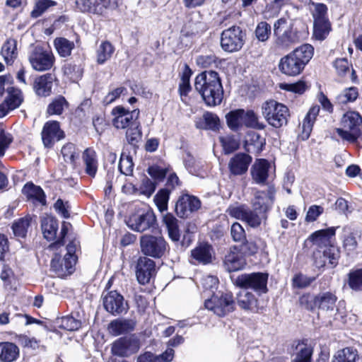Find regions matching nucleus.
<instances>
[{"label": "nucleus", "instance_id": "7ed1b4c3", "mask_svg": "<svg viewBox=\"0 0 362 362\" xmlns=\"http://www.w3.org/2000/svg\"><path fill=\"white\" fill-rule=\"evenodd\" d=\"M262 112L269 124L275 128H280L287 124L289 110L282 103L274 100H267L262 104Z\"/></svg>", "mask_w": 362, "mask_h": 362}, {"label": "nucleus", "instance_id": "0eeeda50", "mask_svg": "<svg viewBox=\"0 0 362 362\" xmlns=\"http://www.w3.org/2000/svg\"><path fill=\"white\" fill-rule=\"evenodd\" d=\"M206 309L218 316L222 317L233 311L235 302L230 293H216L205 300Z\"/></svg>", "mask_w": 362, "mask_h": 362}, {"label": "nucleus", "instance_id": "de8ad7c7", "mask_svg": "<svg viewBox=\"0 0 362 362\" xmlns=\"http://www.w3.org/2000/svg\"><path fill=\"white\" fill-rule=\"evenodd\" d=\"M243 110L231 111L226 116L227 124L231 129H237L243 126Z\"/></svg>", "mask_w": 362, "mask_h": 362}, {"label": "nucleus", "instance_id": "dca6fc26", "mask_svg": "<svg viewBox=\"0 0 362 362\" xmlns=\"http://www.w3.org/2000/svg\"><path fill=\"white\" fill-rule=\"evenodd\" d=\"M196 90H220L222 89L220 78L216 71H204L197 76L194 82Z\"/></svg>", "mask_w": 362, "mask_h": 362}, {"label": "nucleus", "instance_id": "5fc2aeb1", "mask_svg": "<svg viewBox=\"0 0 362 362\" xmlns=\"http://www.w3.org/2000/svg\"><path fill=\"white\" fill-rule=\"evenodd\" d=\"M55 5L56 2L52 0H36L34 8L31 12V16L33 18H38L47 8Z\"/></svg>", "mask_w": 362, "mask_h": 362}, {"label": "nucleus", "instance_id": "9b49d317", "mask_svg": "<svg viewBox=\"0 0 362 362\" xmlns=\"http://www.w3.org/2000/svg\"><path fill=\"white\" fill-rule=\"evenodd\" d=\"M54 256L52 259L50 263L51 271H52L57 276L64 278L74 272V266L76 262V257L67 258L66 256L62 255L61 253L54 251Z\"/></svg>", "mask_w": 362, "mask_h": 362}, {"label": "nucleus", "instance_id": "c85d7f7f", "mask_svg": "<svg viewBox=\"0 0 362 362\" xmlns=\"http://www.w3.org/2000/svg\"><path fill=\"white\" fill-rule=\"evenodd\" d=\"M337 297L329 292L320 293L317 296L318 308L329 316H332L337 310Z\"/></svg>", "mask_w": 362, "mask_h": 362}, {"label": "nucleus", "instance_id": "2eb2a0df", "mask_svg": "<svg viewBox=\"0 0 362 362\" xmlns=\"http://www.w3.org/2000/svg\"><path fill=\"white\" fill-rule=\"evenodd\" d=\"M103 303L104 308L114 315L126 312L128 308L123 296L116 291L107 292L106 294L103 293Z\"/></svg>", "mask_w": 362, "mask_h": 362}, {"label": "nucleus", "instance_id": "393cba45", "mask_svg": "<svg viewBox=\"0 0 362 362\" xmlns=\"http://www.w3.org/2000/svg\"><path fill=\"white\" fill-rule=\"evenodd\" d=\"M252 161V157L246 153H238L235 155L228 163L231 174L240 175L245 173Z\"/></svg>", "mask_w": 362, "mask_h": 362}, {"label": "nucleus", "instance_id": "c9c22d12", "mask_svg": "<svg viewBox=\"0 0 362 362\" xmlns=\"http://www.w3.org/2000/svg\"><path fill=\"white\" fill-rule=\"evenodd\" d=\"M22 192L28 199L37 202L42 205L46 204L45 193L39 186H36L33 183H27L23 187Z\"/></svg>", "mask_w": 362, "mask_h": 362}, {"label": "nucleus", "instance_id": "13d9d810", "mask_svg": "<svg viewBox=\"0 0 362 362\" xmlns=\"http://www.w3.org/2000/svg\"><path fill=\"white\" fill-rule=\"evenodd\" d=\"M169 193L165 189L160 190L154 197V202L158 210L163 212L168 209Z\"/></svg>", "mask_w": 362, "mask_h": 362}, {"label": "nucleus", "instance_id": "cd10ccee", "mask_svg": "<svg viewBox=\"0 0 362 362\" xmlns=\"http://www.w3.org/2000/svg\"><path fill=\"white\" fill-rule=\"evenodd\" d=\"M23 102L21 92H8L4 102L0 104V118L7 115L10 111L18 107Z\"/></svg>", "mask_w": 362, "mask_h": 362}, {"label": "nucleus", "instance_id": "6e6552de", "mask_svg": "<svg viewBox=\"0 0 362 362\" xmlns=\"http://www.w3.org/2000/svg\"><path fill=\"white\" fill-rule=\"evenodd\" d=\"M28 60L33 69L37 71H45L52 68L55 62V57L52 50L37 46L30 52Z\"/></svg>", "mask_w": 362, "mask_h": 362}, {"label": "nucleus", "instance_id": "4be33fe9", "mask_svg": "<svg viewBox=\"0 0 362 362\" xmlns=\"http://www.w3.org/2000/svg\"><path fill=\"white\" fill-rule=\"evenodd\" d=\"M313 349L302 341H294L291 346V362H312Z\"/></svg>", "mask_w": 362, "mask_h": 362}, {"label": "nucleus", "instance_id": "58836bf2", "mask_svg": "<svg viewBox=\"0 0 362 362\" xmlns=\"http://www.w3.org/2000/svg\"><path fill=\"white\" fill-rule=\"evenodd\" d=\"M114 52L115 47L110 42H102L96 50L97 62L103 64L112 57Z\"/></svg>", "mask_w": 362, "mask_h": 362}, {"label": "nucleus", "instance_id": "a878e982", "mask_svg": "<svg viewBox=\"0 0 362 362\" xmlns=\"http://www.w3.org/2000/svg\"><path fill=\"white\" fill-rule=\"evenodd\" d=\"M136 324L134 319L119 318L112 320L107 329L110 334L116 337L133 331Z\"/></svg>", "mask_w": 362, "mask_h": 362}, {"label": "nucleus", "instance_id": "4d7b16f0", "mask_svg": "<svg viewBox=\"0 0 362 362\" xmlns=\"http://www.w3.org/2000/svg\"><path fill=\"white\" fill-rule=\"evenodd\" d=\"M142 134L139 125L129 126L126 132V139L131 145H136L141 139Z\"/></svg>", "mask_w": 362, "mask_h": 362}, {"label": "nucleus", "instance_id": "f257e3e1", "mask_svg": "<svg viewBox=\"0 0 362 362\" xmlns=\"http://www.w3.org/2000/svg\"><path fill=\"white\" fill-rule=\"evenodd\" d=\"M314 48L309 44L303 45L282 57L279 67L280 71L288 76L298 75L312 59Z\"/></svg>", "mask_w": 362, "mask_h": 362}, {"label": "nucleus", "instance_id": "5701e85b", "mask_svg": "<svg viewBox=\"0 0 362 362\" xmlns=\"http://www.w3.org/2000/svg\"><path fill=\"white\" fill-rule=\"evenodd\" d=\"M191 262L208 264L212 262L213 248L209 244H200L191 251Z\"/></svg>", "mask_w": 362, "mask_h": 362}, {"label": "nucleus", "instance_id": "603ef678", "mask_svg": "<svg viewBox=\"0 0 362 362\" xmlns=\"http://www.w3.org/2000/svg\"><path fill=\"white\" fill-rule=\"evenodd\" d=\"M19 343L25 348L31 349L34 351H45L46 347L40 344V341L35 337H29L26 335H21L18 337Z\"/></svg>", "mask_w": 362, "mask_h": 362}, {"label": "nucleus", "instance_id": "7c9ffc66", "mask_svg": "<svg viewBox=\"0 0 362 362\" xmlns=\"http://www.w3.org/2000/svg\"><path fill=\"white\" fill-rule=\"evenodd\" d=\"M41 228L45 238L47 240L55 239L58 229L57 219L50 216H44L41 220Z\"/></svg>", "mask_w": 362, "mask_h": 362}, {"label": "nucleus", "instance_id": "ea45409f", "mask_svg": "<svg viewBox=\"0 0 362 362\" xmlns=\"http://www.w3.org/2000/svg\"><path fill=\"white\" fill-rule=\"evenodd\" d=\"M358 351L352 347H346L338 350L333 356L332 362H355Z\"/></svg>", "mask_w": 362, "mask_h": 362}, {"label": "nucleus", "instance_id": "6e6d98bb", "mask_svg": "<svg viewBox=\"0 0 362 362\" xmlns=\"http://www.w3.org/2000/svg\"><path fill=\"white\" fill-rule=\"evenodd\" d=\"M119 169L121 173L131 175L134 169V163L130 156L122 153L119 163Z\"/></svg>", "mask_w": 362, "mask_h": 362}, {"label": "nucleus", "instance_id": "4c0bfd02", "mask_svg": "<svg viewBox=\"0 0 362 362\" xmlns=\"http://www.w3.org/2000/svg\"><path fill=\"white\" fill-rule=\"evenodd\" d=\"M1 55L7 64H11L18 56L17 42L14 39L7 40L3 45Z\"/></svg>", "mask_w": 362, "mask_h": 362}, {"label": "nucleus", "instance_id": "aec40b11", "mask_svg": "<svg viewBox=\"0 0 362 362\" xmlns=\"http://www.w3.org/2000/svg\"><path fill=\"white\" fill-rule=\"evenodd\" d=\"M41 135L44 145L47 148L52 147L56 141L64 137V132L60 129L59 124L56 121L46 122Z\"/></svg>", "mask_w": 362, "mask_h": 362}, {"label": "nucleus", "instance_id": "f03ea898", "mask_svg": "<svg viewBox=\"0 0 362 362\" xmlns=\"http://www.w3.org/2000/svg\"><path fill=\"white\" fill-rule=\"evenodd\" d=\"M361 124L360 114L356 111H348L341 119V128H337L335 131L343 141L355 143L360 136Z\"/></svg>", "mask_w": 362, "mask_h": 362}, {"label": "nucleus", "instance_id": "c756f323", "mask_svg": "<svg viewBox=\"0 0 362 362\" xmlns=\"http://www.w3.org/2000/svg\"><path fill=\"white\" fill-rule=\"evenodd\" d=\"M269 166V163L266 160H257L251 168L252 180L257 184H264L268 177Z\"/></svg>", "mask_w": 362, "mask_h": 362}, {"label": "nucleus", "instance_id": "a211bd4d", "mask_svg": "<svg viewBox=\"0 0 362 362\" xmlns=\"http://www.w3.org/2000/svg\"><path fill=\"white\" fill-rule=\"evenodd\" d=\"M155 223L156 216L151 211L141 214L132 215L127 221V225L130 228L139 233L153 228Z\"/></svg>", "mask_w": 362, "mask_h": 362}, {"label": "nucleus", "instance_id": "9d476101", "mask_svg": "<svg viewBox=\"0 0 362 362\" xmlns=\"http://www.w3.org/2000/svg\"><path fill=\"white\" fill-rule=\"evenodd\" d=\"M267 274L252 273L238 276L235 282L240 288H251L257 292L264 293L267 291Z\"/></svg>", "mask_w": 362, "mask_h": 362}, {"label": "nucleus", "instance_id": "680f3d73", "mask_svg": "<svg viewBox=\"0 0 362 362\" xmlns=\"http://www.w3.org/2000/svg\"><path fill=\"white\" fill-rule=\"evenodd\" d=\"M243 126H246L248 127H257L259 129H262L264 127L263 125L259 124L257 117L253 111L250 110L245 112L243 110Z\"/></svg>", "mask_w": 362, "mask_h": 362}, {"label": "nucleus", "instance_id": "69168bd1", "mask_svg": "<svg viewBox=\"0 0 362 362\" xmlns=\"http://www.w3.org/2000/svg\"><path fill=\"white\" fill-rule=\"evenodd\" d=\"M315 279V277H308L303 274H297L293 278V285L299 288H305L310 286Z\"/></svg>", "mask_w": 362, "mask_h": 362}, {"label": "nucleus", "instance_id": "39448f33", "mask_svg": "<svg viewBox=\"0 0 362 362\" xmlns=\"http://www.w3.org/2000/svg\"><path fill=\"white\" fill-rule=\"evenodd\" d=\"M119 0H76V8L83 13L106 16L107 11L117 7Z\"/></svg>", "mask_w": 362, "mask_h": 362}, {"label": "nucleus", "instance_id": "49530a36", "mask_svg": "<svg viewBox=\"0 0 362 362\" xmlns=\"http://www.w3.org/2000/svg\"><path fill=\"white\" fill-rule=\"evenodd\" d=\"M223 150L226 154H230L236 151L240 146V142L233 135H226L219 137Z\"/></svg>", "mask_w": 362, "mask_h": 362}, {"label": "nucleus", "instance_id": "79ce46f5", "mask_svg": "<svg viewBox=\"0 0 362 362\" xmlns=\"http://www.w3.org/2000/svg\"><path fill=\"white\" fill-rule=\"evenodd\" d=\"M56 78L51 74H44L35 78L34 88L36 90H51L55 84Z\"/></svg>", "mask_w": 362, "mask_h": 362}, {"label": "nucleus", "instance_id": "338daca9", "mask_svg": "<svg viewBox=\"0 0 362 362\" xmlns=\"http://www.w3.org/2000/svg\"><path fill=\"white\" fill-rule=\"evenodd\" d=\"M230 234L233 240L235 242H244L246 235L244 228L239 223H234L231 226Z\"/></svg>", "mask_w": 362, "mask_h": 362}, {"label": "nucleus", "instance_id": "c03bdc74", "mask_svg": "<svg viewBox=\"0 0 362 362\" xmlns=\"http://www.w3.org/2000/svg\"><path fill=\"white\" fill-rule=\"evenodd\" d=\"M31 221L32 218L30 216H26L15 221L12 226L15 236L25 238L30 226Z\"/></svg>", "mask_w": 362, "mask_h": 362}, {"label": "nucleus", "instance_id": "473e14b6", "mask_svg": "<svg viewBox=\"0 0 362 362\" xmlns=\"http://www.w3.org/2000/svg\"><path fill=\"white\" fill-rule=\"evenodd\" d=\"M237 303L244 310L252 312L258 311L257 300L252 293L248 291L240 292L237 297Z\"/></svg>", "mask_w": 362, "mask_h": 362}, {"label": "nucleus", "instance_id": "e2e57ef3", "mask_svg": "<svg viewBox=\"0 0 362 362\" xmlns=\"http://www.w3.org/2000/svg\"><path fill=\"white\" fill-rule=\"evenodd\" d=\"M271 33V26L266 22L259 23L255 30V35L257 38L262 42L268 40Z\"/></svg>", "mask_w": 362, "mask_h": 362}, {"label": "nucleus", "instance_id": "4468645a", "mask_svg": "<svg viewBox=\"0 0 362 362\" xmlns=\"http://www.w3.org/2000/svg\"><path fill=\"white\" fill-rule=\"evenodd\" d=\"M275 194L276 189L273 186H269L266 190L257 191L251 202L253 209L266 214L274 204Z\"/></svg>", "mask_w": 362, "mask_h": 362}, {"label": "nucleus", "instance_id": "0e129e2a", "mask_svg": "<svg viewBox=\"0 0 362 362\" xmlns=\"http://www.w3.org/2000/svg\"><path fill=\"white\" fill-rule=\"evenodd\" d=\"M65 105H66L65 98L59 97L49 105L47 107V113L49 115H60L62 112Z\"/></svg>", "mask_w": 362, "mask_h": 362}, {"label": "nucleus", "instance_id": "423d86ee", "mask_svg": "<svg viewBox=\"0 0 362 362\" xmlns=\"http://www.w3.org/2000/svg\"><path fill=\"white\" fill-rule=\"evenodd\" d=\"M141 252L146 256L161 258L168 250V245L162 236L144 235L140 238Z\"/></svg>", "mask_w": 362, "mask_h": 362}, {"label": "nucleus", "instance_id": "3c124183", "mask_svg": "<svg viewBox=\"0 0 362 362\" xmlns=\"http://www.w3.org/2000/svg\"><path fill=\"white\" fill-rule=\"evenodd\" d=\"M196 64L200 68H209L218 65L217 57L213 53L201 54L195 58Z\"/></svg>", "mask_w": 362, "mask_h": 362}, {"label": "nucleus", "instance_id": "a18cd8bd", "mask_svg": "<svg viewBox=\"0 0 362 362\" xmlns=\"http://www.w3.org/2000/svg\"><path fill=\"white\" fill-rule=\"evenodd\" d=\"M245 214L243 221L253 228L258 227L261 224L262 219L265 218L264 212H260V210L250 209L247 206Z\"/></svg>", "mask_w": 362, "mask_h": 362}, {"label": "nucleus", "instance_id": "72a5a7b5", "mask_svg": "<svg viewBox=\"0 0 362 362\" xmlns=\"http://www.w3.org/2000/svg\"><path fill=\"white\" fill-rule=\"evenodd\" d=\"M82 158L86 173L95 177L98 170V160L95 151L91 148L86 149L83 153Z\"/></svg>", "mask_w": 362, "mask_h": 362}, {"label": "nucleus", "instance_id": "a19ab883", "mask_svg": "<svg viewBox=\"0 0 362 362\" xmlns=\"http://www.w3.org/2000/svg\"><path fill=\"white\" fill-rule=\"evenodd\" d=\"M332 30L329 21L313 23V37L320 41L324 40L329 34Z\"/></svg>", "mask_w": 362, "mask_h": 362}, {"label": "nucleus", "instance_id": "6ab92c4d", "mask_svg": "<svg viewBox=\"0 0 362 362\" xmlns=\"http://www.w3.org/2000/svg\"><path fill=\"white\" fill-rule=\"evenodd\" d=\"M155 262L147 257H140L136 266V276L141 284H148L156 272Z\"/></svg>", "mask_w": 362, "mask_h": 362}, {"label": "nucleus", "instance_id": "09e8293b", "mask_svg": "<svg viewBox=\"0 0 362 362\" xmlns=\"http://www.w3.org/2000/svg\"><path fill=\"white\" fill-rule=\"evenodd\" d=\"M61 153L66 163H70L73 167L75 166L76 160L78 158V154L76 152L74 144L68 143L63 146Z\"/></svg>", "mask_w": 362, "mask_h": 362}, {"label": "nucleus", "instance_id": "b1692460", "mask_svg": "<svg viewBox=\"0 0 362 362\" xmlns=\"http://www.w3.org/2000/svg\"><path fill=\"white\" fill-rule=\"evenodd\" d=\"M335 230L334 227L317 230L312 234L310 239L313 244L319 247L327 248L334 246Z\"/></svg>", "mask_w": 362, "mask_h": 362}, {"label": "nucleus", "instance_id": "ddd939ff", "mask_svg": "<svg viewBox=\"0 0 362 362\" xmlns=\"http://www.w3.org/2000/svg\"><path fill=\"white\" fill-rule=\"evenodd\" d=\"M138 110H129L122 106H117L112 110V125L117 129H125L131 126L139 117Z\"/></svg>", "mask_w": 362, "mask_h": 362}, {"label": "nucleus", "instance_id": "864d4df0", "mask_svg": "<svg viewBox=\"0 0 362 362\" xmlns=\"http://www.w3.org/2000/svg\"><path fill=\"white\" fill-rule=\"evenodd\" d=\"M199 93L208 106L219 105L223 98V92H199Z\"/></svg>", "mask_w": 362, "mask_h": 362}, {"label": "nucleus", "instance_id": "f8f14e48", "mask_svg": "<svg viewBox=\"0 0 362 362\" xmlns=\"http://www.w3.org/2000/svg\"><path fill=\"white\" fill-rule=\"evenodd\" d=\"M139 349L137 339L130 337H121L115 341L111 346V353L119 357H128Z\"/></svg>", "mask_w": 362, "mask_h": 362}, {"label": "nucleus", "instance_id": "bf43d9fd", "mask_svg": "<svg viewBox=\"0 0 362 362\" xmlns=\"http://www.w3.org/2000/svg\"><path fill=\"white\" fill-rule=\"evenodd\" d=\"M81 322L72 316H65L60 320V327L68 331H76L81 327Z\"/></svg>", "mask_w": 362, "mask_h": 362}, {"label": "nucleus", "instance_id": "e433bc0d", "mask_svg": "<svg viewBox=\"0 0 362 362\" xmlns=\"http://www.w3.org/2000/svg\"><path fill=\"white\" fill-rule=\"evenodd\" d=\"M305 3H308L309 10L312 14L314 22H320L329 21L327 16V7L322 3H315L311 0H303Z\"/></svg>", "mask_w": 362, "mask_h": 362}, {"label": "nucleus", "instance_id": "412c9836", "mask_svg": "<svg viewBox=\"0 0 362 362\" xmlns=\"http://www.w3.org/2000/svg\"><path fill=\"white\" fill-rule=\"evenodd\" d=\"M340 257V250L338 247L332 246L326 248L322 253L317 251L314 253V264L316 267L322 268L326 264L327 259L329 260V264L331 267H335Z\"/></svg>", "mask_w": 362, "mask_h": 362}, {"label": "nucleus", "instance_id": "774afa93", "mask_svg": "<svg viewBox=\"0 0 362 362\" xmlns=\"http://www.w3.org/2000/svg\"><path fill=\"white\" fill-rule=\"evenodd\" d=\"M300 305L306 310H312L317 306V296L309 293L303 295L299 299Z\"/></svg>", "mask_w": 362, "mask_h": 362}, {"label": "nucleus", "instance_id": "052dcab7", "mask_svg": "<svg viewBox=\"0 0 362 362\" xmlns=\"http://www.w3.org/2000/svg\"><path fill=\"white\" fill-rule=\"evenodd\" d=\"M71 228V225L66 221H64L62 224V228L60 232V239L57 241L52 243L49 248L52 251H58L64 245V239L66 235L69 230Z\"/></svg>", "mask_w": 362, "mask_h": 362}, {"label": "nucleus", "instance_id": "f704fd0d", "mask_svg": "<svg viewBox=\"0 0 362 362\" xmlns=\"http://www.w3.org/2000/svg\"><path fill=\"white\" fill-rule=\"evenodd\" d=\"M264 144V139L258 133L250 132L246 136L245 146L247 151L259 153L262 150Z\"/></svg>", "mask_w": 362, "mask_h": 362}, {"label": "nucleus", "instance_id": "f3484780", "mask_svg": "<svg viewBox=\"0 0 362 362\" xmlns=\"http://www.w3.org/2000/svg\"><path fill=\"white\" fill-rule=\"evenodd\" d=\"M200 200L194 196L184 194L177 200L175 211L180 218H187L201 207Z\"/></svg>", "mask_w": 362, "mask_h": 362}, {"label": "nucleus", "instance_id": "37998d69", "mask_svg": "<svg viewBox=\"0 0 362 362\" xmlns=\"http://www.w3.org/2000/svg\"><path fill=\"white\" fill-rule=\"evenodd\" d=\"M54 46L62 57H66L74 48V43L64 37H57L54 40Z\"/></svg>", "mask_w": 362, "mask_h": 362}, {"label": "nucleus", "instance_id": "bb28decb", "mask_svg": "<svg viewBox=\"0 0 362 362\" xmlns=\"http://www.w3.org/2000/svg\"><path fill=\"white\" fill-rule=\"evenodd\" d=\"M223 264L226 269L232 272L241 269L245 266V261L242 254L234 247L226 255Z\"/></svg>", "mask_w": 362, "mask_h": 362}, {"label": "nucleus", "instance_id": "8fccbe9b", "mask_svg": "<svg viewBox=\"0 0 362 362\" xmlns=\"http://www.w3.org/2000/svg\"><path fill=\"white\" fill-rule=\"evenodd\" d=\"M348 276L349 287L356 291H362V269H352Z\"/></svg>", "mask_w": 362, "mask_h": 362}, {"label": "nucleus", "instance_id": "20e7f679", "mask_svg": "<svg viewBox=\"0 0 362 362\" xmlns=\"http://www.w3.org/2000/svg\"><path fill=\"white\" fill-rule=\"evenodd\" d=\"M274 35L276 37V45L283 49H287L298 41L297 33L293 30V25L288 23L285 18H281L274 23Z\"/></svg>", "mask_w": 362, "mask_h": 362}, {"label": "nucleus", "instance_id": "1a4fd4ad", "mask_svg": "<svg viewBox=\"0 0 362 362\" xmlns=\"http://www.w3.org/2000/svg\"><path fill=\"white\" fill-rule=\"evenodd\" d=\"M245 35L240 27L232 26L221 33V46L227 52L239 51L244 45Z\"/></svg>", "mask_w": 362, "mask_h": 362}, {"label": "nucleus", "instance_id": "2f4dec72", "mask_svg": "<svg viewBox=\"0 0 362 362\" xmlns=\"http://www.w3.org/2000/svg\"><path fill=\"white\" fill-rule=\"evenodd\" d=\"M19 356V349L13 343H0V360L4 362L15 361Z\"/></svg>", "mask_w": 362, "mask_h": 362}]
</instances>
